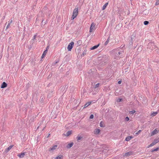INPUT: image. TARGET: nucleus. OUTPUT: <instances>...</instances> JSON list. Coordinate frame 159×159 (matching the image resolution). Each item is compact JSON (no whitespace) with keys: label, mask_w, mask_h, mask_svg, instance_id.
Segmentation results:
<instances>
[{"label":"nucleus","mask_w":159,"mask_h":159,"mask_svg":"<svg viewBox=\"0 0 159 159\" xmlns=\"http://www.w3.org/2000/svg\"><path fill=\"white\" fill-rule=\"evenodd\" d=\"M91 102H89L86 103L84 106V108L87 107L88 106L91 104Z\"/></svg>","instance_id":"nucleus-20"},{"label":"nucleus","mask_w":159,"mask_h":159,"mask_svg":"<svg viewBox=\"0 0 159 159\" xmlns=\"http://www.w3.org/2000/svg\"><path fill=\"white\" fill-rule=\"evenodd\" d=\"M138 37V33L136 32H134L131 36V39L132 41H135Z\"/></svg>","instance_id":"nucleus-3"},{"label":"nucleus","mask_w":159,"mask_h":159,"mask_svg":"<svg viewBox=\"0 0 159 159\" xmlns=\"http://www.w3.org/2000/svg\"><path fill=\"white\" fill-rule=\"evenodd\" d=\"M57 147V145H55L53 146L52 147H51L49 148V151H53Z\"/></svg>","instance_id":"nucleus-10"},{"label":"nucleus","mask_w":159,"mask_h":159,"mask_svg":"<svg viewBox=\"0 0 159 159\" xmlns=\"http://www.w3.org/2000/svg\"><path fill=\"white\" fill-rule=\"evenodd\" d=\"M148 23L149 22L147 21H145L144 22V24L145 25H147Z\"/></svg>","instance_id":"nucleus-33"},{"label":"nucleus","mask_w":159,"mask_h":159,"mask_svg":"<svg viewBox=\"0 0 159 159\" xmlns=\"http://www.w3.org/2000/svg\"><path fill=\"white\" fill-rule=\"evenodd\" d=\"M122 100V99H121V98H119V99H118L117 100V102H121Z\"/></svg>","instance_id":"nucleus-37"},{"label":"nucleus","mask_w":159,"mask_h":159,"mask_svg":"<svg viewBox=\"0 0 159 159\" xmlns=\"http://www.w3.org/2000/svg\"><path fill=\"white\" fill-rule=\"evenodd\" d=\"M12 19H11L10 22H9V23L8 24V25H7V26L6 27V29H8V28H9L12 22Z\"/></svg>","instance_id":"nucleus-18"},{"label":"nucleus","mask_w":159,"mask_h":159,"mask_svg":"<svg viewBox=\"0 0 159 159\" xmlns=\"http://www.w3.org/2000/svg\"><path fill=\"white\" fill-rule=\"evenodd\" d=\"M157 113V112H153L151 113V116H154L156 115Z\"/></svg>","instance_id":"nucleus-25"},{"label":"nucleus","mask_w":159,"mask_h":159,"mask_svg":"<svg viewBox=\"0 0 159 159\" xmlns=\"http://www.w3.org/2000/svg\"><path fill=\"white\" fill-rule=\"evenodd\" d=\"M99 85V83H98L96 84L95 85V88H97L98 87Z\"/></svg>","instance_id":"nucleus-35"},{"label":"nucleus","mask_w":159,"mask_h":159,"mask_svg":"<svg viewBox=\"0 0 159 159\" xmlns=\"http://www.w3.org/2000/svg\"><path fill=\"white\" fill-rule=\"evenodd\" d=\"M158 150V148H155V149H154L152 150V152H154V151H157Z\"/></svg>","instance_id":"nucleus-34"},{"label":"nucleus","mask_w":159,"mask_h":159,"mask_svg":"<svg viewBox=\"0 0 159 159\" xmlns=\"http://www.w3.org/2000/svg\"><path fill=\"white\" fill-rule=\"evenodd\" d=\"M113 52L116 57H119V55L123 53L122 51H119L118 49L114 50Z\"/></svg>","instance_id":"nucleus-1"},{"label":"nucleus","mask_w":159,"mask_h":159,"mask_svg":"<svg viewBox=\"0 0 159 159\" xmlns=\"http://www.w3.org/2000/svg\"><path fill=\"white\" fill-rule=\"evenodd\" d=\"M141 132V130H140L135 134V135L139 134Z\"/></svg>","instance_id":"nucleus-32"},{"label":"nucleus","mask_w":159,"mask_h":159,"mask_svg":"<svg viewBox=\"0 0 159 159\" xmlns=\"http://www.w3.org/2000/svg\"><path fill=\"white\" fill-rule=\"evenodd\" d=\"M132 154V152H127V153H126L125 154V156H130Z\"/></svg>","instance_id":"nucleus-19"},{"label":"nucleus","mask_w":159,"mask_h":159,"mask_svg":"<svg viewBox=\"0 0 159 159\" xmlns=\"http://www.w3.org/2000/svg\"><path fill=\"white\" fill-rule=\"evenodd\" d=\"M74 42L73 41L71 42L69 44L67 47V49L68 51H70L71 50L74 46Z\"/></svg>","instance_id":"nucleus-6"},{"label":"nucleus","mask_w":159,"mask_h":159,"mask_svg":"<svg viewBox=\"0 0 159 159\" xmlns=\"http://www.w3.org/2000/svg\"><path fill=\"white\" fill-rule=\"evenodd\" d=\"M99 46V44L93 46L90 48L91 50H93L97 48Z\"/></svg>","instance_id":"nucleus-22"},{"label":"nucleus","mask_w":159,"mask_h":159,"mask_svg":"<svg viewBox=\"0 0 159 159\" xmlns=\"http://www.w3.org/2000/svg\"><path fill=\"white\" fill-rule=\"evenodd\" d=\"M78 14V8L74 9L73 12V15L71 17L72 20H73L77 16Z\"/></svg>","instance_id":"nucleus-2"},{"label":"nucleus","mask_w":159,"mask_h":159,"mask_svg":"<svg viewBox=\"0 0 159 159\" xmlns=\"http://www.w3.org/2000/svg\"><path fill=\"white\" fill-rule=\"evenodd\" d=\"M121 83V81L120 80L118 82V84H120Z\"/></svg>","instance_id":"nucleus-40"},{"label":"nucleus","mask_w":159,"mask_h":159,"mask_svg":"<svg viewBox=\"0 0 159 159\" xmlns=\"http://www.w3.org/2000/svg\"><path fill=\"white\" fill-rule=\"evenodd\" d=\"M50 136V134H48V137H49Z\"/></svg>","instance_id":"nucleus-41"},{"label":"nucleus","mask_w":159,"mask_h":159,"mask_svg":"<svg viewBox=\"0 0 159 159\" xmlns=\"http://www.w3.org/2000/svg\"><path fill=\"white\" fill-rule=\"evenodd\" d=\"M25 152H22L20 153H19L18 155V156L20 158H22L24 157V155H25Z\"/></svg>","instance_id":"nucleus-9"},{"label":"nucleus","mask_w":159,"mask_h":159,"mask_svg":"<svg viewBox=\"0 0 159 159\" xmlns=\"http://www.w3.org/2000/svg\"><path fill=\"white\" fill-rule=\"evenodd\" d=\"M158 132V131L157 129H155L152 133L151 135H153L156 134H157Z\"/></svg>","instance_id":"nucleus-8"},{"label":"nucleus","mask_w":159,"mask_h":159,"mask_svg":"<svg viewBox=\"0 0 159 159\" xmlns=\"http://www.w3.org/2000/svg\"><path fill=\"white\" fill-rule=\"evenodd\" d=\"M48 47H47L46 48V49H47V50H48Z\"/></svg>","instance_id":"nucleus-42"},{"label":"nucleus","mask_w":159,"mask_h":159,"mask_svg":"<svg viewBox=\"0 0 159 159\" xmlns=\"http://www.w3.org/2000/svg\"><path fill=\"white\" fill-rule=\"evenodd\" d=\"M62 157V156H59L57 157H56L55 158V159H61V157Z\"/></svg>","instance_id":"nucleus-29"},{"label":"nucleus","mask_w":159,"mask_h":159,"mask_svg":"<svg viewBox=\"0 0 159 159\" xmlns=\"http://www.w3.org/2000/svg\"><path fill=\"white\" fill-rule=\"evenodd\" d=\"M108 4V3H106L102 7V10H104L106 7L107 6Z\"/></svg>","instance_id":"nucleus-21"},{"label":"nucleus","mask_w":159,"mask_h":159,"mask_svg":"<svg viewBox=\"0 0 159 159\" xmlns=\"http://www.w3.org/2000/svg\"><path fill=\"white\" fill-rule=\"evenodd\" d=\"M155 4L156 5H158L159 4V1H158V0H157Z\"/></svg>","instance_id":"nucleus-36"},{"label":"nucleus","mask_w":159,"mask_h":159,"mask_svg":"<svg viewBox=\"0 0 159 159\" xmlns=\"http://www.w3.org/2000/svg\"><path fill=\"white\" fill-rule=\"evenodd\" d=\"M159 142V138H156L154 139L153 141L148 146V148H149L150 147H151L153 146L155 144H156L157 143Z\"/></svg>","instance_id":"nucleus-4"},{"label":"nucleus","mask_w":159,"mask_h":159,"mask_svg":"<svg viewBox=\"0 0 159 159\" xmlns=\"http://www.w3.org/2000/svg\"><path fill=\"white\" fill-rule=\"evenodd\" d=\"M137 41V39L136 40V41Z\"/></svg>","instance_id":"nucleus-43"},{"label":"nucleus","mask_w":159,"mask_h":159,"mask_svg":"<svg viewBox=\"0 0 159 159\" xmlns=\"http://www.w3.org/2000/svg\"><path fill=\"white\" fill-rule=\"evenodd\" d=\"M93 114H92L90 116V117H89V118L90 119H93Z\"/></svg>","instance_id":"nucleus-38"},{"label":"nucleus","mask_w":159,"mask_h":159,"mask_svg":"<svg viewBox=\"0 0 159 159\" xmlns=\"http://www.w3.org/2000/svg\"><path fill=\"white\" fill-rule=\"evenodd\" d=\"M82 138V137L81 136H77L76 139L77 141L81 140Z\"/></svg>","instance_id":"nucleus-26"},{"label":"nucleus","mask_w":159,"mask_h":159,"mask_svg":"<svg viewBox=\"0 0 159 159\" xmlns=\"http://www.w3.org/2000/svg\"><path fill=\"white\" fill-rule=\"evenodd\" d=\"M72 133V131H67L66 133L65 134H64L65 136H68L70 135H71Z\"/></svg>","instance_id":"nucleus-11"},{"label":"nucleus","mask_w":159,"mask_h":159,"mask_svg":"<svg viewBox=\"0 0 159 159\" xmlns=\"http://www.w3.org/2000/svg\"><path fill=\"white\" fill-rule=\"evenodd\" d=\"M158 1H159V0H158Z\"/></svg>","instance_id":"nucleus-44"},{"label":"nucleus","mask_w":159,"mask_h":159,"mask_svg":"<svg viewBox=\"0 0 159 159\" xmlns=\"http://www.w3.org/2000/svg\"><path fill=\"white\" fill-rule=\"evenodd\" d=\"M133 138V137L132 136H128L125 138V140L127 141H128Z\"/></svg>","instance_id":"nucleus-17"},{"label":"nucleus","mask_w":159,"mask_h":159,"mask_svg":"<svg viewBox=\"0 0 159 159\" xmlns=\"http://www.w3.org/2000/svg\"><path fill=\"white\" fill-rule=\"evenodd\" d=\"M100 127H104L103 123L102 121H101L100 123Z\"/></svg>","instance_id":"nucleus-27"},{"label":"nucleus","mask_w":159,"mask_h":159,"mask_svg":"<svg viewBox=\"0 0 159 159\" xmlns=\"http://www.w3.org/2000/svg\"><path fill=\"white\" fill-rule=\"evenodd\" d=\"M13 147V145H11L10 146H9L7 149V151H8L9 150H10L11 149V148H12Z\"/></svg>","instance_id":"nucleus-23"},{"label":"nucleus","mask_w":159,"mask_h":159,"mask_svg":"<svg viewBox=\"0 0 159 159\" xmlns=\"http://www.w3.org/2000/svg\"><path fill=\"white\" fill-rule=\"evenodd\" d=\"M73 144H74V143L72 142L70 143H69L66 146V148H70L73 146Z\"/></svg>","instance_id":"nucleus-14"},{"label":"nucleus","mask_w":159,"mask_h":159,"mask_svg":"<svg viewBox=\"0 0 159 159\" xmlns=\"http://www.w3.org/2000/svg\"><path fill=\"white\" fill-rule=\"evenodd\" d=\"M82 43V42L81 40H79L77 42V44L79 46Z\"/></svg>","instance_id":"nucleus-28"},{"label":"nucleus","mask_w":159,"mask_h":159,"mask_svg":"<svg viewBox=\"0 0 159 159\" xmlns=\"http://www.w3.org/2000/svg\"><path fill=\"white\" fill-rule=\"evenodd\" d=\"M135 112V111L134 110H133L131 111H130L129 112V113L130 114H133Z\"/></svg>","instance_id":"nucleus-31"},{"label":"nucleus","mask_w":159,"mask_h":159,"mask_svg":"<svg viewBox=\"0 0 159 159\" xmlns=\"http://www.w3.org/2000/svg\"><path fill=\"white\" fill-rule=\"evenodd\" d=\"M38 40L39 41H40V37L39 36H38L37 34H35L34 35L33 37V39H31L30 42L31 43H34V40Z\"/></svg>","instance_id":"nucleus-5"},{"label":"nucleus","mask_w":159,"mask_h":159,"mask_svg":"<svg viewBox=\"0 0 159 159\" xmlns=\"http://www.w3.org/2000/svg\"><path fill=\"white\" fill-rule=\"evenodd\" d=\"M95 24L94 23H92L90 26L89 32H92L95 30Z\"/></svg>","instance_id":"nucleus-7"},{"label":"nucleus","mask_w":159,"mask_h":159,"mask_svg":"<svg viewBox=\"0 0 159 159\" xmlns=\"http://www.w3.org/2000/svg\"><path fill=\"white\" fill-rule=\"evenodd\" d=\"M7 86V84L5 82H3L2 84L1 88H4Z\"/></svg>","instance_id":"nucleus-15"},{"label":"nucleus","mask_w":159,"mask_h":159,"mask_svg":"<svg viewBox=\"0 0 159 159\" xmlns=\"http://www.w3.org/2000/svg\"><path fill=\"white\" fill-rule=\"evenodd\" d=\"M86 51L84 50V52H83L82 54L81 55V56H84L86 54Z\"/></svg>","instance_id":"nucleus-30"},{"label":"nucleus","mask_w":159,"mask_h":159,"mask_svg":"<svg viewBox=\"0 0 159 159\" xmlns=\"http://www.w3.org/2000/svg\"><path fill=\"white\" fill-rule=\"evenodd\" d=\"M109 40H110V37H109L108 38L107 41L105 42V45H107L108 44V43L109 42Z\"/></svg>","instance_id":"nucleus-24"},{"label":"nucleus","mask_w":159,"mask_h":159,"mask_svg":"<svg viewBox=\"0 0 159 159\" xmlns=\"http://www.w3.org/2000/svg\"><path fill=\"white\" fill-rule=\"evenodd\" d=\"M125 120L126 121H128L129 120V118L128 117H125Z\"/></svg>","instance_id":"nucleus-39"},{"label":"nucleus","mask_w":159,"mask_h":159,"mask_svg":"<svg viewBox=\"0 0 159 159\" xmlns=\"http://www.w3.org/2000/svg\"><path fill=\"white\" fill-rule=\"evenodd\" d=\"M154 45V44L153 43H149L148 45V48H149L150 49H151V50H152L153 48V47H152V48H151L150 46H151Z\"/></svg>","instance_id":"nucleus-12"},{"label":"nucleus","mask_w":159,"mask_h":159,"mask_svg":"<svg viewBox=\"0 0 159 159\" xmlns=\"http://www.w3.org/2000/svg\"><path fill=\"white\" fill-rule=\"evenodd\" d=\"M47 52H48L47 49H46V50L43 52L42 55V57H41V58H43L46 55V54H47Z\"/></svg>","instance_id":"nucleus-13"},{"label":"nucleus","mask_w":159,"mask_h":159,"mask_svg":"<svg viewBox=\"0 0 159 159\" xmlns=\"http://www.w3.org/2000/svg\"><path fill=\"white\" fill-rule=\"evenodd\" d=\"M100 132V129H95L94 133L95 134H98Z\"/></svg>","instance_id":"nucleus-16"}]
</instances>
